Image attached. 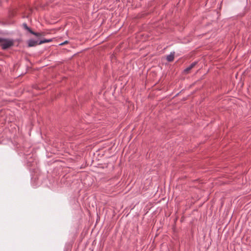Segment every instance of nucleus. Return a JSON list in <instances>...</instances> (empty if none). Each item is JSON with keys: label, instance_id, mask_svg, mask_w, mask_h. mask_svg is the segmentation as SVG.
Returning a JSON list of instances; mask_svg holds the SVG:
<instances>
[{"label": "nucleus", "instance_id": "6", "mask_svg": "<svg viewBox=\"0 0 251 251\" xmlns=\"http://www.w3.org/2000/svg\"><path fill=\"white\" fill-rule=\"evenodd\" d=\"M23 26L24 27H25V29H26L27 30H28L30 33H31V31H32V30L27 26V25L26 24H23Z\"/></svg>", "mask_w": 251, "mask_h": 251}, {"label": "nucleus", "instance_id": "7", "mask_svg": "<svg viewBox=\"0 0 251 251\" xmlns=\"http://www.w3.org/2000/svg\"><path fill=\"white\" fill-rule=\"evenodd\" d=\"M31 33L33 35H34L36 36H41L42 35V33H37V32H35L34 31H33L32 30L31 31Z\"/></svg>", "mask_w": 251, "mask_h": 251}, {"label": "nucleus", "instance_id": "8", "mask_svg": "<svg viewBox=\"0 0 251 251\" xmlns=\"http://www.w3.org/2000/svg\"><path fill=\"white\" fill-rule=\"evenodd\" d=\"M67 43V41H65L63 43H62L61 45H64V44H66Z\"/></svg>", "mask_w": 251, "mask_h": 251}, {"label": "nucleus", "instance_id": "5", "mask_svg": "<svg viewBox=\"0 0 251 251\" xmlns=\"http://www.w3.org/2000/svg\"><path fill=\"white\" fill-rule=\"evenodd\" d=\"M51 41V39H50V40H41L39 43V45H41L42 44H43V43H48V42H50Z\"/></svg>", "mask_w": 251, "mask_h": 251}, {"label": "nucleus", "instance_id": "1", "mask_svg": "<svg viewBox=\"0 0 251 251\" xmlns=\"http://www.w3.org/2000/svg\"><path fill=\"white\" fill-rule=\"evenodd\" d=\"M14 45L12 40L0 38V45L3 50H6Z\"/></svg>", "mask_w": 251, "mask_h": 251}, {"label": "nucleus", "instance_id": "3", "mask_svg": "<svg viewBox=\"0 0 251 251\" xmlns=\"http://www.w3.org/2000/svg\"><path fill=\"white\" fill-rule=\"evenodd\" d=\"M39 43H38V41H35V40H30L28 41V46L29 47H33V46H35L37 45H39L38 44Z\"/></svg>", "mask_w": 251, "mask_h": 251}, {"label": "nucleus", "instance_id": "4", "mask_svg": "<svg viewBox=\"0 0 251 251\" xmlns=\"http://www.w3.org/2000/svg\"><path fill=\"white\" fill-rule=\"evenodd\" d=\"M175 53L171 52L170 54L167 56V59L168 61L171 62L174 59Z\"/></svg>", "mask_w": 251, "mask_h": 251}, {"label": "nucleus", "instance_id": "2", "mask_svg": "<svg viewBox=\"0 0 251 251\" xmlns=\"http://www.w3.org/2000/svg\"><path fill=\"white\" fill-rule=\"evenodd\" d=\"M197 64V62H193V63H192L188 67L186 68L184 72L186 74H188L189 73V72L190 71V70L191 69H192Z\"/></svg>", "mask_w": 251, "mask_h": 251}]
</instances>
